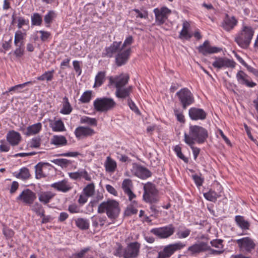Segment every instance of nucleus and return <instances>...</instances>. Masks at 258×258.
Instances as JSON below:
<instances>
[{
    "label": "nucleus",
    "mask_w": 258,
    "mask_h": 258,
    "mask_svg": "<svg viewBox=\"0 0 258 258\" xmlns=\"http://www.w3.org/2000/svg\"><path fill=\"white\" fill-rule=\"evenodd\" d=\"M129 79L130 77L127 74L123 73L108 78V86L115 87V95L117 98L122 99L129 98L133 89V86L125 87V85L128 82Z\"/></svg>",
    "instance_id": "obj_1"
},
{
    "label": "nucleus",
    "mask_w": 258,
    "mask_h": 258,
    "mask_svg": "<svg viewBox=\"0 0 258 258\" xmlns=\"http://www.w3.org/2000/svg\"><path fill=\"white\" fill-rule=\"evenodd\" d=\"M208 137V131L203 126L198 125H190L188 133L184 134V141L186 144H201L204 143Z\"/></svg>",
    "instance_id": "obj_2"
},
{
    "label": "nucleus",
    "mask_w": 258,
    "mask_h": 258,
    "mask_svg": "<svg viewBox=\"0 0 258 258\" xmlns=\"http://www.w3.org/2000/svg\"><path fill=\"white\" fill-rule=\"evenodd\" d=\"M254 30L250 26L243 24L241 30L237 33L235 41L242 48H246L251 42Z\"/></svg>",
    "instance_id": "obj_3"
},
{
    "label": "nucleus",
    "mask_w": 258,
    "mask_h": 258,
    "mask_svg": "<svg viewBox=\"0 0 258 258\" xmlns=\"http://www.w3.org/2000/svg\"><path fill=\"white\" fill-rule=\"evenodd\" d=\"M97 212L99 213L106 212L109 218L115 219L120 213L119 203L114 200L103 202L99 205Z\"/></svg>",
    "instance_id": "obj_4"
},
{
    "label": "nucleus",
    "mask_w": 258,
    "mask_h": 258,
    "mask_svg": "<svg viewBox=\"0 0 258 258\" xmlns=\"http://www.w3.org/2000/svg\"><path fill=\"white\" fill-rule=\"evenodd\" d=\"M116 103L113 99L109 97L96 98L93 102L94 109L98 112H106L113 109Z\"/></svg>",
    "instance_id": "obj_5"
},
{
    "label": "nucleus",
    "mask_w": 258,
    "mask_h": 258,
    "mask_svg": "<svg viewBox=\"0 0 258 258\" xmlns=\"http://www.w3.org/2000/svg\"><path fill=\"white\" fill-rule=\"evenodd\" d=\"M176 96L182 105L183 109L192 104L195 99L192 93L186 88L180 89L176 93Z\"/></svg>",
    "instance_id": "obj_6"
},
{
    "label": "nucleus",
    "mask_w": 258,
    "mask_h": 258,
    "mask_svg": "<svg viewBox=\"0 0 258 258\" xmlns=\"http://www.w3.org/2000/svg\"><path fill=\"white\" fill-rule=\"evenodd\" d=\"M144 200L150 203H155L158 201L157 190L155 185L151 182H148L144 186Z\"/></svg>",
    "instance_id": "obj_7"
},
{
    "label": "nucleus",
    "mask_w": 258,
    "mask_h": 258,
    "mask_svg": "<svg viewBox=\"0 0 258 258\" xmlns=\"http://www.w3.org/2000/svg\"><path fill=\"white\" fill-rule=\"evenodd\" d=\"M175 230L174 226L171 224L161 227L152 228L150 232L160 238L166 239L172 236Z\"/></svg>",
    "instance_id": "obj_8"
},
{
    "label": "nucleus",
    "mask_w": 258,
    "mask_h": 258,
    "mask_svg": "<svg viewBox=\"0 0 258 258\" xmlns=\"http://www.w3.org/2000/svg\"><path fill=\"white\" fill-rule=\"evenodd\" d=\"M155 23L157 25L164 24L171 14V11L166 7L156 8L154 9Z\"/></svg>",
    "instance_id": "obj_9"
},
{
    "label": "nucleus",
    "mask_w": 258,
    "mask_h": 258,
    "mask_svg": "<svg viewBox=\"0 0 258 258\" xmlns=\"http://www.w3.org/2000/svg\"><path fill=\"white\" fill-rule=\"evenodd\" d=\"M237 245L241 251L250 253L255 246L253 240L249 237H245L233 241Z\"/></svg>",
    "instance_id": "obj_10"
},
{
    "label": "nucleus",
    "mask_w": 258,
    "mask_h": 258,
    "mask_svg": "<svg viewBox=\"0 0 258 258\" xmlns=\"http://www.w3.org/2000/svg\"><path fill=\"white\" fill-rule=\"evenodd\" d=\"M236 62L232 59L226 57H215L212 62V66L219 70L225 68H234Z\"/></svg>",
    "instance_id": "obj_11"
},
{
    "label": "nucleus",
    "mask_w": 258,
    "mask_h": 258,
    "mask_svg": "<svg viewBox=\"0 0 258 258\" xmlns=\"http://www.w3.org/2000/svg\"><path fill=\"white\" fill-rule=\"evenodd\" d=\"M141 244L138 242H131L127 244L123 250L124 258L137 257L140 252Z\"/></svg>",
    "instance_id": "obj_12"
},
{
    "label": "nucleus",
    "mask_w": 258,
    "mask_h": 258,
    "mask_svg": "<svg viewBox=\"0 0 258 258\" xmlns=\"http://www.w3.org/2000/svg\"><path fill=\"white\" fill-rule=\"evenodd\" d=\"M185 246L186 244L184 242L178 241L165 246L162 252L167 257H169L173 254L175 251L183 249Z\"/></svg>",
    "instance_id": "obj_13"
},
{
    "label": "nucleus",
    "mask_w": 258,
    "mask_h": 258,
    "mask_svg": "<svg viewBox=\"0 0 258 258\" xmlns=\"http://www.w3.org/2000/svg\"><path fill=\"white\" fill-rule=\"evenodd\" d=\"M36 199V194L29 189L24 190L17 197V200L25 204L31 205Z\"/></svg>",
    "instance_id": "obj_14"
},
{
    "label": "nucleus",
    "mask_w": 258,
    "mask_h": 258,
    "mask_svg": "<svg viewBox=\"0 0 258 258\" xmlns=\"http://www.w3.org/2000/svg\"><path fill=\"white\" fill-rule=\"evenodd\" d=\"M131 171L134 175L142 179L151 176V173L148 169L137 164L133 165Z\"/></svg>",
    "instance_id": "obj_15"
},
{
    "label": "nucleus",
    "mask_w": 258,
    "mask_h": 258,
    "mask_svg": "<svg viewBox=\"0 0 258 258\" xmlns=\"http://www.w3.org/2000/svg\"><path fill=\"white\" fill-rule=\"evenodd\" d=\"M236 78L239 84L249 88H253L256 85V84L251 80L250 77L242 71H239L237 73Z\"/></svg>",
    "instance_id": "obj_16"
},
{
    "label": "nucleus",
    "mask_w": 258,
    "mask_h": 258,
    "mask_svg": "<svg viewBox=\"0 0 258 258\" xmlns=\"http://www.w3.org/2000/svg\"><path fill=\"white\" fill-rule=\"evenodd\" d=\"M95 134V131L89 126H79L74 131V134L78 139L91 137Z\"/></svg>",
    "instance_id": "obj_17"
},
{
    "label": "nucleus",
    "mask_w": 258,
    "mask_h": 258,
    "mask_svg": "<svg viewBox=\"0 0 258 258\" xmlns=\"http://www.w3.org/2000/svg\"><path fill=\"white\" fill-rule=\"evenodd\" d=\"M207 249V245L206 243L202 242L195 243L189 246L184 253L189 256H195L198 253L206 251Z\"/></svg>",
    "instance_id": "obj_18"
},
{
    "label": "nucleus",
    "mask_w": 258,
    "mask_h": 258,
    "mask_svg": "<svg viewBox=\"0 0 258 258\" xmlns=\"http://www.w3.org/2000/svg\"><path fill=\"white\" fill-rule=\"evenodd\" d=\"M121 42L114 41L110 45L106 47L102 53L103 56L112 57L115 54H117L122 49Z\"/></svg>",
    "instance_id": "obj_19"
},
{
    "label": "nucleus",
    "mask_w": 258,
    "mask_h": 258,
    "mask_svg": "<svg viewBox=\"0 0 258 258\" xmlns=\"http://www.w3.org/2000/svg\"><path fill=\"white\" fill-rule=\"evenodd\" d=\"M188 115L192 120H203L206 118L207 113L200 108L191 107L188 110Z\"/></svg>",
    "instance_id": "obj_20"
},
{
    "label": "nucleus",
    "mask_w": 258,
    "mask_h": 258,
    "mask_svg": "<svg viewBox=\"0 0 258 258\" xmlns=\"http://www.w3.org/2000/svg\"><path fill=\"white\" fill-rule=\"evenodd\" d=\"M198 49L199 52L204 55L217 53L221 50L220 48L211 46L208 40L205 41L202 45H200Z\"/></svg>",
    "instance_id": "obj_21"
},
{
    "label": "nucleus",
    "mask_w": 258,
    "mask_h": 258,
    "mask_svg": "<svg viewBox=\"0 0 258 258\" xmlns=\"http://www.w3.org/2000/svg\"><path fill=\"white\" fill-rule=\"evenodd\" d=\"M69 177L74 180L84 179L86 181L91 180V175L84 169H80L76 172L68 173Z\"/></svg>",
    "instance_id": "obj_22"
},
{
    "label": "nucleus",
    "mask_w": 258,
    "mask_h": 258,
    "mask_svg": "<svg viewBox=\"0 0 258 258\" xmlns=\"http://www.w3.org/2000/svg\"><path fill=\"white\" fill-rule=\"evenodd\" d=\"M237 23V20L235 17H230L227 14L222 22L221 26L225 31L229 32L234 29Z\"/></svg>",
    "instance_id": "obj_23"
},
{
    "label": "nucleus",
    "mask_w": 258,
    "mask_h": 258,
    "mask_svg": "<svg viewBox=\"0 0 258 258\" xmlns=\"http://www.w3.org/2000/svg\"><path fill=\"white\" fill-rule=\"evenodd\" d=\"M217 188V191L210 189L208 192L204 194V198L208 201L215 202L217 199L221 196V193L222 191V186L219 184H216Z\"/></svg>",
    "instance_id": "obj_24"
},
{
    "label": "nucleus",
    "mask_w": 258,
    "mask_h": 258,
    "mask_svg": "<svg viewBox=\"0 0 258 258\" xmlns=\"http://www.w3.org/2000/svg\"><path fill=\"white\" fill-rule=\"evenodd\" d=\"M130 53V48L124 50L121 49L120 51H119L115 57L116 64L118 66H121L124 64L127 60Z\"/></svg>",
    "instance_id": "obj_25"
},
{
    "label": "nucleus",
    "mask_w": 258,
    "mask_h": 258,
    "mask_svg": "<svg viewBox=\"0 0 258 258\" xmlns=\"http://www.w3.org/2000/svg\"><path fill=\"white\" fill-rule=\"evenodd\" d=\"M51 187L62 192H67L72 188L71 183L66 179L51 184Z\"/></svg>",
    "instance_id": "obj_26"
},
{
    "label": "nucleus",
    "mask_w": 258,
    "mask_h": 258,
    "mask_svg": "<svg viewBox=\"0 0 258 258\" xmlns=\"http://www.w3.org/2000/svg\"><path fill=\"white\" fill-rule=\"evenodd\" d=\"M48 163H39L35 166V176L37 179L45 177L47 175Z\"/></svg>",
    "instance_id": "obj_27"
},
{
    "label": "nucleus",
    "mask_w": 258,
    "mask_h": 258,
    "mask_svg": "<svg viewBox=\"0 0 258 258\" xmlns=\"http://www.w3.org/2000/svg\"><path fill=\"white\" fill-rule=\"evenodd\" d=\"M6 137L7 141L13 146L18 145L21 140L20 133L13 130L9 132Z\"/></svg>",
    "instance_id": "obj_28"
},
{
    "label": "nucleus",
    "mask_w": 258,
    "mask_h": 258,
    "mask_svg": "<svg viewBox=\"0 0 258 258\" xmlns=\"http://www.w3.org/2000/svg\"><path fill=\"white\" fill-rule=\"evenodd\" d=\"M55 194L50 191H41L38 194V200L40 203L46 205L50 202Z\"/></svg>",
    "instance_id": "obj_29"
},
{
    "label": "nucleus",
    "mask_w": 258,
    "mask_h": 258,
    "mask_svg": "<svg viewBox=\"0 0 258 258\" xmlns=\"http://www.w3.org/2000/svg\"><path fill=\"white\" fill-rule=\"evenodd\" d=\"M189 23L186 21H184L182 24V30L179 35V38L180 39L188 40L192 37V34L189 32Z\"/></svg>",
    "instance_id": "obj_30"
},
{
    "label": "nucleus",
    "mask_w": 258,
    "mask_h": 258,
    "mask_svg": "<svg viewBox=\"0 0 258 258\" xmlns=\"http://www.w3.org/2000/svg\"><path fill=\"white\" fill-rule=\"evenodd\" d=\"M49 126L52 131L55 132H62L66 131L64 124L61 119L49 120Z\"/></svg>",
    "instance_id": "obj_31"
},
{
    "label": "nucleus",
    "mask_w": 258,
    "mask_h": 258,
    "mask_svg": "<svg viewBox=\"0 0 258 258\" xmlns=\"http://www.w3.org/2000/svg\"><path fill=\"white\" fill-rule=\"evenodd\" d=\"M104 167L106 172L112 173L116 169L117 163L110 156H107L104 162Z\"/></svg>",
    "instance_id": "obj_32"
},
{
    "label": "nucleus",
    "mask_w": 258,
    "mask_h": 258,
    "mask_svg": "<svg viewBox=\"0 0 258 258\" xmlns=\"http://www.w3.org/2000/svg\"><path fill=\"white\" fill-rule=\"evenodd\" d=\"M67 142L66 137L61 135H54L50 140V144L57 147L66 146Z\"/></svg>",
    "instance_id": "obj_33"
},
{
    "label": "nucleus",
    "mask_w": 258,
    "mask_h": 258,
    "mask_svg": "<svg viewBox=\"0 0 258 258\" xmlns=\"http://www.w3.org/2000/svg\"><path fill=\"white\" fill-rule=\"evenodd\" d=\"M235 221L237 226L242 230H247L250 226L249 222L245 219L243 216L237 215L235 217Z\"/></svg>",
    "instance_id": "obj_34"
},
{
    "label": "nucleus",
    "mask_w": 258,
    "mask_h": 258,
    "mask_svg": "<svg viewBox=\"0 0 258 258\" xmlns=\"http://www.w3.org/2000/svg\"><path fill=\"white\" fill-rule=\"evenodd\" d=\"M41 129L42 124L40 122H38L28 126L25 134L27 136L34 135L39 133Z\"/></svg>",
    "instance_id": "obj_35"
},
{
    "label": "nucleus",
    "mask_w": 258,
    "mask_h": 258,
    "mask_svg": "<svg viewBox=\"0 0 258 258\" xmlns=\"http://www.w3.org/2000/svg\"><path fill=\"white\" fill-rule=\"evenodd\" d=\"M75 223L77 227L81 230H87L90 227L89 220L86 218H78L75 219Z\"/></svg>",
    "instance_id": "obj_36"
},
{
    "label": "nucleus",
    "mask_w": 258,
    "mask_h": 258,
    "mask_svg": "<svg viewBox=\"0 0 258 258\" xmlns=\"http://www.w3.org/2000/svg\"><path fill=\"white\" fill-rule=\"evenodd\" d=\"M191 230L183 226H180L176 232V237L178 239H185L190 235Z\"/></svg>",
    "instance_id": "obj_37"
},
{
    "label": "nucleus",
    "mask_w": 258,
    "mask_h": 258,
    "mask_svg": "<svg viewBox=\"0 0 258 258\" xmlns=\"http://www.w3.org/2000/svg\"><path fill=\"white\" fill-rule=\"evenodd\" d=\"M106 72L104 71H100L98 72L95 78V83L93 87H100L105 81Z\"/></svg>",
    "instance_id": "obj_38"
},
{
    "label": "nucleus",
    "mask_w": 258,
    "mask_h": 258,
    "mask_svg": "<svg viewBox=\"0 0 258 258\" xmlns=\"http://www.w3.org/2000/svg\"><path fill=\"white\" fill-rule=\"evenodd\" d=\"M26 36V33L21 30H17L15 34L14 45H24V40Z\"/></svg>",
    "instance_id": "obj_39"
},
{
    "label": "nucleus",
    "mask_w": 258,
    "mask_h": 258,
    "mask_svg": "<svg viewBox=\"0 0 258 258\" xmlns=\"http://www.w3.org/2000/svg\"><path fill=\"white\" fill-rule=\"evenodd\" d=\"M138 203L136 201H133L128 205L124 212L125 215L126 216H131L132 215L137 214Z\"/></svg>",
    "instance_id": "obj_40"
},
{
    "label": "nucleus",
    "mask_w": 258,
    "mask_h": 258,
    "mask_svg": "<svg viewBox=\"0 0 258 258\" xmlns=\"http://www.w3.org/2000/svg\"><path fill=\"white\" fill-rule=\"evenodd\" d=\"M82 191L89 197H91L95 194V185L93 182L88 183L83 189Z\"/></svg>",
    "instance_id": "obj_41"
},
{
    "label": "nucleus",
    "mask_w": 258,
    "mask_h": 258,
    "mask_svg": "<svg viewBox=\"0 0 258 258\" xmlns=\"http://www.w3.org/2000/svg\"><path fill=\"white\" fill-rule=\"evenodd\" d=\"M31 22L32 26H41L42 23L41 15L38 13H34L31 16Z\"/></svg>",
    "instance_id": "obj_42"
},
{
    "label": "nucleus",
    "mask_w": 258,
    "mask_h": 258,
    "mask_svg": "<svg viewBox=\"0 0 258 258\" xmlns=\"http://www.w3.org/2000/svg\"><path fill=\"white\" fill-rule=\"evenodd\" d=\"M63 103L62 108L61 109L60 112L63 114H69L72 111V108L67 97L63 98Z\"/></svg>",
    "instance_id": "obj_43"
},
{
    "label": "nucleus",
    "mask_w": 258,
    "mask_h": 258,
    "mask_svg": "<svg viewBox=\"0 0 258 258\" xmlns=\"http://www.w3.org/2000/svg\"><path fill=\"white\" fill-rule=\"evenodd\" d=\"M55 165L60 166L62 168H67L69 165L72 164V161L67 159H56L52 161Z\"/></svg>",
    "instance_id": "obj_44"
},
{
    "label": "nucleus",
    "mask_w": 258,
    "mask_h": 258,
    "mask_svg": "<svg viewBox=\"0 0 258 258\" xmlns=\"http://www.w3.org/2000/svg\"><path fill=\"white\" fill-rule=\"evenodd\" d=\"M30 176L29 169L26 167H23L20 170L19 173H15V176L17 178L22 180H26L29 178Z\"/></svg>",
    "instance_id": "obj_45"
},
{
    "label": "nucleus",
    "mask_w": 258,
    "mask_h": 258,
    "mask_svg": "<svg viewBox=\"0 0 258 258\" xmlns=\"http://www.w3.org/2000/svg\"><path fill=\"white\" fill-rule=\"evenodd\" d=\"M80 123L82 124H87L92 126H96L97 124V121L95 118L83 116L80 118Z\"/></svg>",
    "instance_id": "obj_46"
},
{
    "label": "nucleus",
    "mask_w": 258,
    "mask_h": 258,
    "mask_svg": "<svg viewBox=\"0 0 258 258\" xmlns=\"http://www.w3.org/2000/svg\"><path fill=\"white\" fill-rule=\"evenodd\" d=\"M55 16V13L53 11H49L44 16V20L46 27H50V24L52 22V21Z\"/></svg>",
    "instance_id": "obj_47"
},
{
    "label": "nucleus",
    "mask_w": 258,
    "mask_h": 258,
    "mask_svg": "<svg viewBox=\"0 0 258 258\" xmlns=\"http://www.w3.org/2000/svg\"><path fill=\"white\" fill-rule=\"evenodd\" d=\"M106 220V218L105 217H93L92 218V225L94 227H98L99 226H103Z\"/></svg>",
    "instance_id": "obj_48"
},
{
    "label": "nucleus",
    "mask_w": 258,
    "mask_h": 258,
    "mask_svg": "<svg viewBox=\"0 0 258 258\" xmlns=\"http://www.w3.org/2000/svg\"><path fill=\"white\" fill-rule=\"evenodd\" d=\"M54 70H52L50 71L45 72L40 76L37 78V79L39 81H51L53 78Z\"/></svg>",
    "instance_id": "obj_49"
},
{
    "label": "nucleus",
    "mask_w": 258,
    "mask_h": 258,
    "mask_svg": "<svg viewBox=\"0 0 258 258\" xmlns=\"http://www.w3.org/2000/svg\"><path fill=\"white\" fill-rule=\"evenodd\" d=\"M92 98V91H86L81 95L79 101L82 103H89Z\"/></svg>",
    "instance_id": "obj_50"
},
{
    "label": "nucleus",
    "mask_w": 258,
    "mask_h": 258,
    "mask_svg": "<svg viewBox=\"0 0 258 258\" xmlns=\"http://www.w3.org/2000/svg\"><path fill=\"white\" fill-rule=\"evenodd\" d=\"M89 250V248H85L82 249L80 251L73 254V256L74 258H93L91 255H86L87 252Z\"/></svg>",
    "instance_id": "obj_51"
},
{
    "label": "nucleus",
    "mask_w": 258,
    "mask_h": 258,
    "mask_svg": "<svg viewBox=\"0 0 258 258\" xmlns=\"http://www.w3.org/2000/svg\"><path fill=\"white\" fill-rule=\"evenodd\" d=\"M32 210L39 216H43V213H44V210L42 206L37 202L32 206Z\"/></svg>",
    "instance_id": "obj_52"
},
{
    "label": "nucleus",
    "mask_w": 258,
    "mask_h": 258,
    "mask_svg": "<svg viewBox=\"0 0 258 258\" xmlns=\"http://www.w3.org/2000/svg\"><path fill=\"white\" fill-rule=\"evenodd\" d=\"M16 49L14 51V54L17 58L22 57L25 53L24 45H15Z\"/></svg>",
    "instance_id": "obj_53"
},
{
    "label": "nucleus",
    "mask_w": 258,
    "mask_h": 258,
    "mask_svg": "<svg viewBox=\"0 0 258 258\" xmlns=\"http://www.w3.org/2000/svg\"><path fill=\"white\" fill-rule=\"evenodd\" d=\"M133 12H134V15L137 18H140L142 19H147L148 17V12L145 10L142 9H134Z\"/></svg>",
    "instance_id": "obj_54"
},
{
    "label": "nucleus",
    "mask_w": 258,
    "mask_h": 258,
    "mask_svg": "<svg viewBox=\"0 0 258 258\" xmlns=\"http://www.w3.org/2000/svg\"><path fill=\"white\" fill-rule=\"evenodd\" d=\"M133 186V183L131 179H125L122 181V188L124 192L132 190Z\"/></svg>",
    "instance_id": "obj_55"
},
{
    "label": "nucleus",
    "mask_w": 258,
    "mask_h": 258,
    "mask_svg": "<svg viewBox=\"0 0 258 258\" xmlns=\"http://www.w3.org/2000/svg\"><path fill=\"white\" fill-rule=\"evenodd\" d=\"M174 151L178 158L186 163L188 162V159L183 155L181 152V148L179 145H176L174 147Z\"/></svg>",
    "instance_id": "obj_56"
},
{
    "label": "nucleus",
    "mask_w": 258,
    "mask_h": 258,
    "mask_svg": "<svg viewBox=\"0 0 258 258\" xmlns=\"http://www.w3.org/2000/svg\"><path fill=\"white\" fill-rule=\"evenodd\" d=\"M29 20L26 19L24 17H19L18 18V25L17 27L19 29H21L24 26H29Z\"/></svg>",
    "instance_id": "obj_57"
},
{
    "label": "nucleus",
    "mask_w": 258,
    "mask_h": 258,
    "mask_svg": "<svg viewBox=\"0 0 258 258\" xmlns=\"http://www.w3.org/2000/svg\"><path fill=\"white\" fill-rule=\"evenodd\" d=\"M36 33H40L41 34L40 39L43 42L47 41L50 37L51 34L49 32L43 30L37 31Z\"/></svg>",
    "instance_id": "obj_58"
},
{
    "label": "nucleus",
    "mask_w": 258,
    "mask_h": 258,
    "mask_svg": "<svg viewBox=\"0 0 258 258\" xmlns=\"http://www.w3.org/2000/svg\"><path fill=\"white\" fill-rule=\"evenodd\" d=\"M174 114L178 121L180 122H184L185 121L184 116L182 111L177 108H175L174 109Z\"/></svg>",
    "instance_id": "obj_59"
},
{
    "label": "nucleus",
    "mask_w": 258,
    "mask_h": 258,
    "mask_svg": "<svg viewBox=\"0 0 258 258\" xmlns=\"http://www.w3.org/2000/svg\"><path fill=\"white\" fill-rule=\"evenodd\" d=\"M12 38L9 40L5 41L2 44L3 49H0V52L6 53V51L9 50L11 47Z\"/></svg>",
    "instance_id": "obj_60"
},
{
    "label": "nucleus",
    "mask_w": 258,
    "mask_h": 258,
    "mask_svg": "<svg viewBox=\"0 0 258 258\" xmlns=\"http://www.w3.org/2000/svg\"><path fill=\"white\" fill-rule=\"evenodd\" d=\"M223 240L221 239H215L211 241V244L212 246L217 248L218 249H224V246L223 245Z\"/></svg>",
    "instance_id": "obj_61"
},
{
    "label": "nucleus",
    "mask_w": 258,
    "mask_h": 258,
    "mask_svg": "<svg viewBox=\"0 0 258 258\" xmlns=\"http://www.w3.org/2000/svg\"><path fill=\"white\" fill-rule=\"evenodd\" d=\"M41 139L39 137H35L33 138L30 142V147L32 148H38L41 144Z\"/></svg>",
    "instance_id": "obj_62"
},
{
    "label": "nucleus",
    "mask_w": 258,
    "mask_h": 258,
    "mask_svg": "<svg viewBox=\"0 0 258 258\" xmlns=\"http://www.w3.org/2000/svg\"><path fill=\"white\" fill-rule=\"evenodd\" d=\"M0 151L2 152H7L10 149L9 145L4 140H1L0 141Z\"/></svg>",
    "instance_id": "obj_63"
},
{
    "label": "nucleus",
    "mask_w": 258,
    "mask_h": 258,
    "mask_svg": "<svg viewBox=\"0 0 258 258\" xmlns=\"http://www.w3.org/2000/svg\"><path fill=\"white\" fill-rule=\"evenodd\" d=\"M68 211L73 214L79 213L80 212V208L76 204H73L69 206Z\"/></svg>",
    "instance_id": "obj_64"
}]
</instances>
